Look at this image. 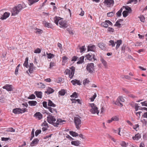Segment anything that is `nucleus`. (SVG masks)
<instances>
[{"instance_id": "34", "label": "nucleus", "mask_w": 147, "mask_h": 147, "mask_svg": "<svg viewBox=\"0 0 147 147\" xmlns=\"http://www.w3.org/2000/svg\"><path fill=\"white\" fill-rule=\"evenodd\" d=\"M100 61L103 64V65L105 67H107V62L103 58H101Z\"/></svg>"}, {"instance_id": "39", "label": "nucleus", "mask_w": 147, "mask_h": 147, "mask_svg": "<svg viewBox=\"0 0 147 147\" xmlns=\"http://www.w3.org/2000/svg\"><path fill=\"white\" fill-rule=\"evenodd\" d=\"M101 25L102 26L106 28H108L109 26L107 23L106 22V20L104 22L102 23L101 24Z\"/></svg>"}, {"instance_id": "59", "label": "nucleus", "mask_w": 147, "mask_h": 147, "mask_svg": "<svg viewBox=\"0 0 147 147\" xmlns=\"http://www.w3.org/2000/svg\"><path fill=\"white\" fill-rule=\"evenodd\" d=\"M66 30L67 31H68L69 34L71 35H73L74 34V33L73 32V31L72 30H70L69 28H67L66 29Z\"/></svg>"}, {"instance_id": "24", "label": "nucleus", "mask_w": 147, "mask_h": 147, "mask_svg": "<svg viewBox=\"0 0 147 147\" xmlns=\"http://www.w3.org/2000/svg\"><path fill=\"white\" fill-rule=\"evenodd\" d=\"M39 0H28V3L30 6L38 2Z\"/></svg>"}, {"instance_id": "4", "label": "nucleus", "mask_w": 147, "mask_h": 147, "mask_svg": "<svg viewBox=\"0 0 147 147\" xmlns=\"http://www.w3.org/2000/svg\"><path fill=\"white\" fill-rule=\"evenodd\" d=\"M75 68L73 66H72L69 68V69H66L64 72L65 75H68L70 79L72 78L75 73Z\"/></svg>"}, {"instance_id": "8", "label": "nucleus", "mask_w": 147, "mask_h": 147, "mask_svg": "<svg viewBox=\"0 0 147 147\" xmlns=\"http://www.w3.org/2000/svg\"><path fill=\"white\" fill-rule=\"evenodd\" d=\"M86 69L89 72L92 73L94 71V64L93 63L88 64Z\"/></svg>"}, {"instance_id": "3", "label": "nucleus", "mask_w": 147, "mask_h": 147, "mask_svg": "<svg viewBox=\"0 0 147 147\" xmlns=\"http://www.w3.org/2000/svg\"><path fill=\"white\" fill-rule=\"evenodd\" d=\"M23 8L22 5L21 4H19L17 6L14 7L11 11V15L15 16L22 10Z\"/></svg>"}, {"instance_id": "58", "label": "nucleus", "mask_w": 147, "mask_h": 147, "mask_svg": "<svg viewBox=\"0 0 147 147\" xmlns=\"http://www.w3.org/2000/svg\"><path fill=\"white\" fill-rule=\"evenodd\" d=\"M141 104L143 106H145L147 107V101L141 102Z\"/></svg>"}, {"instance_id": "29", "label": "nucleus", "mask_w": 147, "mask_h": 147, "mask_svg": "<svg viewBox=\"0 0 147 147\" xmlns=\"http://www.w3.org/2000/svg\"><path fill=\"white\" fill-rule=\"evenodd\" d=\"M48 105L49 106L53 107H55L56 106V105L54 104L53 102L51 100H49L48 102Z\"/></svg>"}, {"instance_id": "2", "label": "nucleus", "mask_w": 147, "mask_h": 147, "mask_svg": "<svg viewBox=\"0 0 147 147\" xmlns=\"http://www.w3.org/2000/svg\"><path fill=\"white\" fill-rule=\"evenodd\" d=\"M54 22L57 26L59 25L60 28H65L67 26V22L59 17L56 16L54 18Z\"/></svg>"}, {"instance_id": "60", "label": "nucleus", "mask_w": 147, "mask_h": 147, "mask_svg": "<svg viewBox=\"0 0 147 147\" xmlns=\"http://www.w3.org/2000/svg\"><path fill=\"white\" fill-rule=\"evenodd\" d=\"M47 0H45L44 2L42 3V4L40 5V9H41L42 7H43L45 5L46 3Z\"/></svg>"}, {"instance_id": "63", "label": "nucleus", "mask_w": 147, "mask_h": 147, "mask_svg": "<svg viewBox=\"0 0 147 147\" xmlns=\"http://www.w3.org/2000/svg\"><path fill=\"white\" fill-rule=\"evenodd\" d=\"M120 26L121 24L119 23L118 20L116 22L115 24L114 25L115 26H118L119 27H120Z\"/></svg>"}, {"instance_id": "35", "label": "nucleus", "mask_w": 147, "mask_h": 147, "mask_svg": "<svg viewBox=\"0 0 147 147\" xmlns=\"http://www.w3.org/2000/svg\"><path fill=\"white\" fill-rule=\"evenodd\" d=\"M84 57L83 56H82L80 57L79 61L77 62V63L78 64H80L83 63L84 61Z\"/></svg>"}, {"instance_id": "22", "label": "nucleus", "mask_w": 147, "mask_h": 147, "mask_svg": "<svg viewBox=\"0 0 147 147\" xmlns=\"http://www.w3.org/2000/svg\"><path fill=\"white\" fill-rule=\"evenodd\" d=\"M141 137V135L139 133L136 134L135 136L132 137L133 140H138Z\"/></svg>"}, {"instance_id": "54", "label": "nucleus", "mask_w": 147, "mask_h": 147, "mask_svg": "<svg viewBox=\"0 0 147 147\" xmlns=\"http://www.w3.org/2000/svg\"><path fill=\"white\" fill-rule=\"evenodd\" d=\"M55 65V63L53 62H51L50 63V66L49 68H51L53 67Z\"/></svg>"}, {"instance_id": "5", "label": "nucleus", "mask_w": 147, "mask_h": 147, "mask_svg": "<svg viewBox=\"0 0 147 147\" xmlns=\"http://www.w3.org/2000/svg\"><path fill=\"white\" fill-rule=\"evenodd\" d=\"M88 106L91 108L90 111L92 113L98 114L99 111L98 110V107L94 103H89Z\"/></svg>"}, {"instance_id": "50", "label": "nucleus", "mask_w": 147, "mask_h": 147, "mask_svg": "<svg viewBox=\"0 0 147 147\" xmlns=\"http://www.w3.org/2000/svg\"><path fill=\"white\" fill-rule=\"evenodd\" d=\"M129 13V12L127 11H124L122 13L123 17H126L128 16Z\"/></svg>"}, {"instance_id": "64", "label": "nucleus", "mask_w": 147, "mask_h": 147, "mask_svg": "<svg viewBox=\"0 0 147 147\" xmlns=\"http://www.w3.org/2000/svg\"><path fill=\"white\" fill-rule=\"evenodd\" d=\"M30 99H34L35 98V96L34 94H32L28 98Z\"/></svg>"}, {"instance_id": "25", "label": "nucleus", "mask_w": 147, "mask_h": 147, "mask_svg": "<svg viewBox=\"0 0 147 147\" xmlns=\"http://www.w3.org/2000/svg\"><path fill=\"white\" fill-rule=\"evenodd\" d=\"M28 103L30 106H36L37 104V102L36 101L32 100L28 102Z\"/></svg>"}, {"instance_id": "38", "label": "nucleus", "mask_w": 147, "mask_h": 147, "mask_svg": "<svg viewBox=\"0 0 147 147\" xmlns=\"http://www.w3.org/2000/svg\"><path fill=\"white\" fill-rule=\"evenodd\" d=\"M66 93L65 90L64 89H62L59 92V94L61 96L64 95Z\"/></svg>"}, {"instance_id": "23", "label": "nucleus", "mask_w": 147, "mask_h": 147, "mask_svg": "<svg viewBox=\"0 0 147 147\" xmlns=\"http://www.w3.org/2000/svg\"><path fill=\"white\" fill-rule=\"evenodd\" d=\"M71 82L73 85H75L76 84L78 85H80L81 84L80 81L76 79L72 80L71 81Z\"/></svg>"}, {"instance_id": "19", "label": "nucleus", "mask_w": 147, "mask_h": 147, "mask_svg": "<svg viewBox=\"0 0 147 147\" xmlns=\"http://www.w3.org/2000/svg\"><path fill=\"white\" fill-rule=\"evenodd\" d=\"M47 90V91H45V93L47 94L52 93L54 92V90L51 87H48Z\"/></svg>"}, {"instance_id": "49", "label": "nucleus", "mask_w": 147, "mask_h": 147, "mask_svg": "<svg viewBox=\"0 0 147 147\" xmlns=\"http://www.w3.org/2000/svg\"><path fill=\"white\" fill-rule=\"evenodd\" d=\"M122 11V9L121 8L116 13L117 16L118 17L120 16L121 15V12Z\"/></svg>"}, {"instance_id": "9", "label": "nucleus", "mask_w": 147, "mask_h": 147, "mask_svg": "<svg viewBox=\"0 0 147 147\" xmlns=\"http://www.w3.org/2000/svg\"><path fill=\"white\" fill-rule=\"evenodd\" d=\"M114 3L113 0H105L104 4L107 7H110L113 6Z\"/></svg>"}, {"instance_id": "51", "label": "nucleus", "mask_w": 147, "mask_h": 147, "mask_svg": "<svg viewBox=\"0 0 147 147\" xmlns=\"http://www.w3.org/2000/svg\"><path fill=\"white\" fill-rule=\"evenodd\" d=\"M96 97V93H95L94 95H93L90 98V101L91 102L93 101L94 100V99Z\"/></svg>"}, {"instance_id": "41", "label": "nucleus", "mask_w": 147, "mask_h": 147, "mask_svg": "<svg viewBox=\"0 0 147 147\" xmlns=\"http://www.w3.org/2000/svg\"><path fill=\"white\" fill-rule=\"evenodd\" d=\"M19 110V108H16L14 109L13 110V112L15 114H20V111Z\"/></svg>"}, {"instance_id": "13", "label": "nucleus", "mask_w": 147, "mask_h": 147, "mask_svg": "<svg viewBox=\"0 0 147 147\" xmlns=\"http://www.w3.org/2000/svg\"><path fill=\"white\" fill-rule=\"evenodd\" d=\"M34 117H35L36 119L40 120L42 118V115L40 112H37L34 114Z\"/></svg>"}, {"instance_id": "6", "label": "nucleus", "mask_w": 147, "mask_h": 147, "mask_svg": "<svg viewBox=\"0 0 147 147\" xmlns=\"http://www.w3.org/2000/svg\"><path fill=\"white\" fill-rule=\"evenodd\" d=\"M81 117L80 116L75 117L74 119L76 128L79 129L81 126L82 121L80 120Z\"/></svg>"}, {"instance_id": "56", "label": "nucleus", "mask_w": 147, "mask_h": 147, "mask_svg": "<svg viewBox=\"0 0 147 147\" xmlns=\"http://www.w3.org/2000/svg\"><path fill=\"white\" fill-rule=\"evenodd\" d=\"M134 2V4H136L138 2V0H129L128 3H131Z\"/></svg>"}, {"instance_id": "47", "label": "nucleus", "mask_w": 147, "mask_h": 147, "mask_svg": "<svg viewBox=\"0 0 147 147\" xmlns=\"http://www.w3.org/2000/svg\"><path fill=\"white\" fill-rule=\"evenodd\" d=\"M115 13V11H112L107 13V16L109 17H112L114 16Z\"/></svg>"}, {"instance_id": "21", "label": "nucleus", "mask_w": 147, "mask_h": 147, "mask_svg": "<svg viewBox=\"0 0 147 147\" xmlns=\"http://www.w3.org/2000/svg\"><path fill=\"white\" fill-rule=\"evenodd\" d=\"M37 87L39 88H44L45 87V85L41 82L36 84Z\"/></svg>"}, {"instance_id": "16", "label": "nucleus", "mask_w": 147, "mask_h": 147, "mask_svg": "<svg viewBox=\"0 0 147 147\" xmlns=\"http://www.w3.org/2000/svg\"><path fill=\"white\" fill-rule=\"evenodd\" d=\"M88 51H94L96 49L95 46L94 45H90L88 47Z\"/></svg>"}, {"instance_id": "27", "label": "nucleus", "mask_w": 147, "mask_h": 147, "mask_svg": "<svg viewBox=\"0 0 147 147\" xmlns=\"http://www.w3.org/2000/svg\"><path fill=\"white\" fill-rule=\"evenodd\" d=\"M67 57L66 56H64L62 57V65H64L65 63L67 61Z\"/></svg>"}, {"instance_id": "48", "label": "nucleus", "mask_w": 147, "mask_h": 147, "mask_svg": "<svg viewBox=\"0 0 147 147\" xmlns=\"http://www.w3.org/2000/svg\"><path fill=\"white\" fill-rule=\"evenodd\" d=\"M107 31L111 33H112L114 32V30L112 27H109L108 28Z\"/></svg>"}, {"instance_id": "44", "label": "nucleus", "mask_w": 147, "mask_h": 147, "mask_svg": "<svg viewBox=\"0 0 147 147\" xmlns=\"http://www.w3.org/2000/svg\"><path fill=\"white\" fill-rule=\"evenodd\" d=\"M47 57L48 59H51L54 57L55 55L51 53H47Z\"/></svg>"}, {"instance_id": "31", "label": "nucleus", "mask_w": 147, "mask_h": 147, "mask_svg": "<svg viewBox=\"0 0 147 147\" xmlns=\"http://www.w3.org/2000/svg\"><path fill=\"white\" fill-rule=\"evenodd\" d=\"M34 65L32 63H30V66L28 70L30 73H32L33 71Z\"/></svg>"}, {"instance_id": "62", "label": "nucleus", "mask_w": 147, "mask_h": 147, "mask_svg": "<svg viewBox=\"0 0 147 147\" xmlns=\"http://www.w3.org/2000/svg\"><path fill=\"white\" fill-rule=\"evenodd\" d=\"M142 44V43L140 42H136L135 43V45L136 46H140Z\"/></svg>"}, {"instance_id": "20", "label": "nucleus", "mask_w": 147, "mask_h": 147, "mask_svg": "<svg viewBox=\"0 0 147 147\" xmlns=\"http://www.w3.org/2000/svg\"><path fill=\"white\" fill-rule=\"evenodd\" d=\"M39 141V140L37 138L34 139L30 143V146H34L35 145L38 144Z\"/></svg>"}, {"instance_id": "43", "label": "nucleus", "mask_w": 147, "mask_h": 147, "mask_svg": "<svg viewBox=\"0 0 147 147\" xmlns=\"http://www.w3.org/2000/svg\"><path fill=\"white\" fill-rule=\"evenodd\" d=\"M125 9L129 13H130L131 12V8L128 6H125L124 7Z\"/></svg>"}, {"instance_id": "55", "label": "nucleus", "mask_w": 147, "mask_h": 147, "mask_svg": "<svg viewBox=\"0 0 147 147\" xmlns=\"http://www.w3.org/2000/svg\"><path fill=\"white\" fill-rule=\"evenodd\" d=\"M41 131L40 130H36L35 132V135L36 136H37L39 134H40Z\"/></svg>"}, {"instance_id": "26", "label": "nucleus", "mask_w": 147, "mask_h": 147, "mask_svg": "<svg viewBox=\"0 0 147 147\" xmlns=\"http://www.w3.org/2000/svg\"><path fill=\"white\" fill-rule=\"evenodd\" d=\"M34 94L37 97L40 98H42V93L41 92L35 91Z\"/></svg>"}, {"instance_id": "57", "label": "nucleus", "mask_w": 147, "mask_h": 147, "mask_svg": "<svg viewBox=\"0 0 147 147\" xmlns=\"http://www.w3.org/2000/svg\"><path fill=\"white\" fill-rule=\"evenodd\" d=\"M41 51V50L40 49L37 48L35 50L34 52L35 53H40Z\"/></svg>"}, {"instance_id": "32", "label": "nucleus", "mask_w": 147, "mask_h": 147, "mask_svg": "<svg viewBox=\"0 0 147 147\" xmlns=\"http://www.w3.org/2000/svg\"><path fill=\"white\" fill-rule=\"evenodd\" d=\"M71 144L72 145L77 146L80 144V142L78 141H72Z\"/></svg>"}, {"instance_id": "30", "label": "nucleus", "mask_w": 147, "mask_h": 147, "mask_svg": "<svg viewBox=\"0 0 147 147\" xmlns=\"http://www.w3.org/2000/svg\"><path fill=\"white\" fill-rule=\"evenodd\" d=\"M122 42V41L121 40H118L117 42H115V43H117V45L116 47V49H118L121 45V44Z\"/></svg>"}, {"instance_id": "28", "label": "nucleus", "mask_w": 147, "mask_h": 147, "mask_svg": "<svg viewBox=\"0 0 147 147\" xmlns=\"http://www.w3.org/2000/svg\"><path fill=\"white\" fill-rule=\"evenodd\" d=\"M79 49L81 53H83L85 52L86 50V48L85 46H83L81 47H79Z\"/></svg>"}, {"instance_id": "14", "label": "nucleus", "mask_w": 147, "mask_h": 147, "mask_svg": "<svg viewBox=\"0 0 147 147\" xmlns=\"http://www.w3.org/2000/svg\"><path fill=\"white\" fill-rule=\"evenodd\" d=\"M42 24L45 27L48 28H52L53 27V25L51 24L48 23L46 21H43Z\"/></svg>"}, {"instance_id": "33", "label": "nucleus", "mask_w": 147, "mask_h": 147, "mask_svg": "<svg viewBox=\"0 0 147 147\" xmlns=\"http://www.w3.org/2000/svg\"><path fill=\"white\" fill-rule=\"evenodd\" d=\"M35 32L36 34H41L43 32V30H42L36 28L35 29Z\"/></svg>"}, {"instance_id": "46", "label": "nucleus", "mask_w": 147, "mask_h": 147, "mask_svg": "<svg viewBox=\"0 0 147 147\" xmlns=\"http://www.w3.org/2000/svg\"><path fill=\"white\" fill-rule=\"evenodd\" d=\"M127 143H126L124 141L121 142L120 143V145L123 147H126L127 146Z\"/></svg>"}, {"instance_id": "37", "label": "nucleus", "mask_w": 147, "mask_h": 147, "mask_svg": "<svg viewBox=\"0 0 147 147\" xmlns=\"http://www.w3.org/2000/svg\"><path fill=\"white\" fill-rule=\"evenodd\" d=\"M113 131L115 133H117L119 135H120V136H121V135L120 134L121 131V128H118L115 130L114 129Z\"/></svg>"}, {"instance_id": "1", "label": "nucleus", "mask_w": 147, "mask_h": 147, "mask_svg": "<svg viewBox=\"0 0 147 147\" xmlns=\"http://www.w3.org/2000/svg\"><path fill=\"white\" fill-rule=\"evenodd\" d=\"M47 120L49 123L55 127H58L59 125H62L64 123V122H65V121L61 119H57L56 121L55 117L50 115L47 117Z\"/></svg>"}, {"instance_id": "42", "label": "nucleus", "mask_w": 147, "mask_h": 147, "mask_svg": "<svg viewBox=\"0 0 147 147\" xmlns=\"http://www.w3.org/2000/svg\"><path fill=\"white\" fill-rule=\"evenodd\" d=\"M28 57H26V58L25 61L23 64L24 66L26 67H27L28 65Z\"/></svg>"}, {"instance_id": "10", "label": "nucleus", "mask_w": 147, "mask_h": 147, "mask_svg": "<svg viewBox=\"0 0 147 147\" xmlns=\"http://www.w3.org/2000/svg\"><path fill=\"white\" fill-rule=\"evenodd\" d=\"M49 111L51 113L52 115H55L57 114V111L56 109L51 107H49L47 108Z\"/></svg>"}, {"instance_id": "45", "label": "nucleus", "mask_w": 147, "mask_h": 147, "mask_svg": "<svg viewBox=\"0 0 147 147\" xmlns=\"http://www.w3.org/2000/svg\"><path fill=\"white\" fill-rule=\"evenodd\" d=\"M109 46H112V47H114L115 46V44L113 40H110L109 41Z\"/></svg>"}, {"instance_id": "11", "label": "nucleus", "mask_w": 147, "mask_h": 147, "mask_svg": "<svg viewBox=\"0 0 147 147\" xmlns=\"http://www.w3.org/2000/svg\"><path fill=\"white\" fill-rule=\"evenodd\" d=\"M3 89H5L8 91H11L13 90V86L12 85L7 84L3 87Z\"/></svg>"}, {"instance_id": "12", "label": "nucleus", "mask_w": 147, "mask_h": 147, "mask_svg": "<svg viewBox=\"0 0 147 147\" xmlns=\"http://www.w3.org/2000/svg\"><path fill=\"white\" fill-rule=\"evenodd\" d=\"M42 125L43 126V127L42 128V130L43 131H46L47 130V128L49 127L48 124L45 121L42 124Z\"/></svg>"}, {"instance_id": "40", "label": "nucleus", "mask_w": 147, "mask_h": 147, "mask_svg": "<svg viewBox=\"0 0 147 147\" xmlns=\"http://www.w3.org/2000/svg\"><path fill=\"white\" fill-rule=\"evenodd\" d=\"M69 134L70 135H71L73 137L77 136L78 135V133L73 131H69Z\"/></svg>"}, {"instance_id": "61", "label": "nucleus", "mask_w": 147, "mask_h": 147, "mask_svg": "<svg viewBox=\"0 0 147 147\" xmlns=\"http://www.w3.org/2000/svg\"><path fill=\"white\" fill-rule=\"evenodd\" d=\"M134 107L136 111H137L138 110V108L139 107V106L138 105V104L135 103L134 105Z\"/></svg>"}, {"instance_id": "53", "label": "nucleus", "mask_w": 147, "mask_h": 147, "mask_svg": "<svg viewBox=\"0 0 147 147\" xmlns=\"http://www.w3.org/2000/svg\"><path fill=\"white\" fill-rule=\"evenodd\" d=\"M90 82V81L87 79H86L84 80L83 81V84L84 85H86V84H88Z\"/></svg>"}, {"instance_id": "52", "label": "nucleus", "mask_w": 147, "mask_h": 147, "mask_svg": "<svg viewBox=\"0 0 147 147\" xmlns=\"http://www.w3.org/2000/svg\"><path fill=\"white\" fill-rule=\"evenodd\" d=\"M70 97L72 98H77L78 97L77 94L76 92H75L73 93L70 96Z\"/></svg>"}, {"instance_id": "7", "label": "nucleus", "mask_w": 147, "mask_h": 147, "mask_svg": "<svg viewBox=\"0 0 147 147\" xmlns=\"http://www.w3.org/2000/svg\"><path fill=\"white\" fill-rule=\"evenodd\" d=\"M124 101L125 100L123 97L122 96H120L117 98L115 102V104L116 105L122 107L123 105L121 102H124Z\"/></svg>"}, {"instance_id": "18", "label": "nucleus", "mask_w": 147, "mask_h": 147, "mask_svg": "<svg viewBox=\"0 0 147 147\" xmlns=\"http://www.w3.org/2000/svg\"><path fill=\"white\" fill-rule=\"evenodd\" d=\"M98 47L102 50H105L106 49V44L103 43H100L98 44Z\"/></svg>"}, {"instance_id": "15", "label": "nucleus", "mask_w": 147, "mask_h": 147, "mask_svg": "<svg viewBox=\"0 0 147 147\" xmlns=\"http://www.w3.org/2000/svg\"><path fill=\"white\" fill-rule=\"evenodd\" d=\"M95 56L94 55H92V54L91 53H90L89 54H87L86 55V57L87 59L91 61L92 60V58L94 59V60H95L94 58Z\"/></svg>"}, {"instance_id": "36", "label": "nucleus", "mask_w": 147, "mask_h": 147, "mask_svg": "<svg viewBox=\"0 0 147 147\" xmlns=\"http://www.w3.org/2000/svg\"><path fill=\"white\" fill-rule=\"evenodd\" d=\"M112 119L113 121H118L119 120V116L118 115H116L113 116L112 117Z\"/></svg>"}, {"instance_id": "17", "label": "nucleus", "mask_w": 147, "mask_h": 147, "mask_svg": "<svg viewBox=\"0 0 147 147\" xmlns=\"http://www.w3.org/2000/svg\"><path fill=\"white\" fill-rule=\"evenodd\" d=\"M10 15V13H9L6 12L4 13L3 15L1 18V19L3 20L6 19Z\"/></svg>"}]
</instances>
